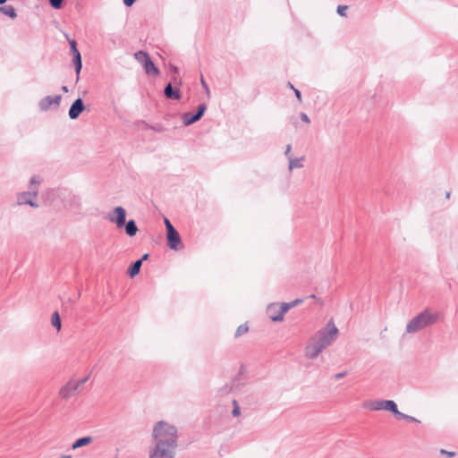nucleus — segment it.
I'll list each match as a JSON object with an SVG mask.
<instances>
[{
	"instance_id": "nucleus-1",
	"label": "nucleus",
	"mask_w": 458,
	"mask_h": 458,
	"mask_svg": "<svg viewBox=\"0 0 458 458\" xmlns=\"http://www.w3.org/2000/svg\"><path fill=\"white\" fill-rule=\"evenodd\" d=\"M155 446L149 451L148 458H174L178 435L174 425L165 420L157 421L152 430Z\"/></svg>"
},
{
	"instance_id": "nucleus-2",
	"label": "nucleus",
	"mask_w": 458,
	"mask_h": 458,
	"mask_svg": "<svg viewBox=\"0 0 458 458\" xmlns=\"http://www.w3.org/2000/svg\"><path fill=\"white\" fill-rule=\"evenodd\" d=\"M438 313L432 312L428 309L420 312L412 318L405 327L406 334H415L437 323Z\"/></svg>"
},
{
	"instance_id": "nucleus-3",
	"label": "nucleus",
	"mask_w": 458,
	"mask_h": 458,
	"mask_svg": "<svg viewBox=\"0 0 458 458\" xmlns=\"http://www.w3.org/2000/svg\"><path fill=\"white\" fill-rule=\"evenodd\" d=\"M303 301L302 299H295L290 302L270 303L267 308V314L272 321L278 322L284 319V315L292 308Z\"/></svg>"
},
{
	"instance_id": "nucleus-4",
	"label": "nucleus",
	"mask_w": 458,
	"mask_h": 458,
	"mask_svg": "<svg viewBox=\"0 0 458 458\" xmlns=\"http://www.w3.org/2000/svg\"><path fill=\"white\" fill-rule=\"evenodd\" d=\"M338 333V328L331 319L328 321L325 327L317 332L314 337L317 338V340L324 346V348H327L336 340Z\"/></svg>"
},
{
	"instance_id": "nucleus-5",
	"label": "nucleus",
	"mask_w": 458,
	"mask_h": 458,
	"mask_svg": "<svg viewBox=\"0 0 458 458\" xmlns=\"http://www.w3.org/2000/svg\"><path fill=\"white\" fill-rule=\"evenodd\" d=\"M135 59L140 63L144 68L145 72L148 75L157 77L159 75V70L150 60L149 55L144 51H138L134 54Z\"/></svg>"
},
{
	"instance_id": "nucleus-6",
	"label": "nucleus",
	"mask_w": 458,
	"mask_h": 458,
	"mask_svg": "<svg viewBox=\"0 0 458 458\" xmlns=\"http://www.w3.org/2000/svg\"><path fill=\"white\" fill-rule=\"evenodd\" d=\"M363 406L370 411L386 410L394 414L397 404L393 400H373L367 402Z\"/></svg>"
},
{
	"instance_id": "nucleus-7",
	"label": "nucleus",
	"mask_w": 458,
	"mask_h": 458,
	"mask_svg": "<svg viewBox=\"0 0 458 458\" xmlns=\"http://www.w3.org/2000/svg\"><path fill=\"white\" fill-rule=\"evenodd\" d=\"M165 224L167 231V245L170 249L174 250L181 249L182 244L178 232L174 229L167 218L165 219Z\"/></svg>"
},
{
	"instance_id": "nucleus-8",
	"label": "nucleus",
	"mask_w": 458,
	"mask_h": 458,
	"mask_svg": "<svg viewBox=\"0 0 458 458\" xmlns=\"http://www.w3.org/2000/svg\"><path fill=\"white\" fill-rule=\"evenodd\" d=\"M324 349L317 338L312 336L304 349V355L309 360H315Z\"/></svg>"
},
{
	"instance_id": "nucleus-9",
	"label": "nucleus",
	"mask_w": 458,
	"mask_h": 458,
	"mask_svg": "<svg viewBox=\"0 0 458 458\" xmlns=\"http://www.w3.org/2000/svg\"><path fill=\"white\" fill-rule=\"evenodd\" d=\"M81 296L80 292L75 288H67L65 291L59 294L61 302L65 309L71 307L75 303Z\"/></svg>"
},
{
	"instance_id": "nucleus-10",
	"label": "nucleus",
	"mask_w": 458,
	"mask_h": 458,
	"mask_svg": "<svg viewBox=\"0 0 458 458\" xmlns=\"http://www.w3.org/2000/svg\"><path fill=\"white\" fill-rule=\"evenodd\" d=\"M126 211L122 207H116L113 212L108 215V220L114 223L118 228H122L125 225Z\"/></svg>"
},
{
	"instance_id": "nucleus-11",
	"label": "nucleus",
	"mask_w": 458,
	"mask_h": 458,
	"mask_svg": "<svg viewBox=\"0 0 458 458\" xmlns=\"http://www.w3.org/2000/svg\"><path fill=\"white\" fill-rule=\"evenodd\" d=\"M60 101H61V96L60 95L47 96V97L42 98L39 101L38 106H39L41 110L47 111L51 106H58L59 104H60Z\"/></svg>"
},
{
	"instance_id": "nucleus-12",
	"label": "nucleus",
	"mask_w": 458,
	"mask_h": 458,
	"mask_svg": "<svg viewBox=\"0 0 458 458\" xmlns=\"http://www.w3.org/2000/svg\"><path fill=\"white\" fill-rule=\"evenodd\" d=\"M206 110V106L204 104L200 105L198 108V112L196 114H191L190 113L184 114L182 115V122L185 125H190L198 120L203 115Z\"/></svg>"
},
{
	"instance_id": "nucleus-13",
	"label": "nucleus",
	"mask_w": 458,
	"mask_h": 458,
	"mask_svg": "<svg viewBox=\"0 0 458 458\" xmlns=\"http://www.w3.org/2000/svg\"><path fill=\"white\" fill-rule=\"evenodd\" d=\"M80 383H74L72 381L68 382L63 386L59 392L62 398L67 399L71 397L78 390Z\"/></svg>"
},
{
	"instance_id": "nucleus-14",
	"label": "nucleus",
	"mask_w": 458,
	"mask_h": 458,
	"mask_svg": "<svg viewBox=\"0 0 458 458\" xmlns=\"http://www.w3.org/2000/svg\"><path fill=\"white\" fill-rule=\"evenodd\" d=\"M84 109L83 102L81 98L76 99L69 110V116L72 119H76Z\"/></svg>"
},
{
	"instance_id": "nucleus-15",
	"label": "nucleus",
	"mask_w": 458,
	"mask_h": 458,
	"mask_svg": "<svg viewBox=\"0 0 458 458\" xmlns=\"http://www.w3.org/2000/svg\"><path fill=\"white\" fill-rule=\"evenodd\" d=\"M92 441H93V438L89 436L78 438L77 440H75L72 443V449L75 450V449L81 448L82 446L89 445L90 443H92Z\"/></svg>"
},
{
	"instance_id": "nucleus-16",
	"label": "nucleus",
	"mask_w": 458,
	"mask_h": 458,
	"mask_svg": "<svg viewBox=\"0 0 458 458\" xmlns=\"http://www.w3.org/2000/svg\"><path fill=\"white\" fill-rule=\"evenodd\" d=\"M165 95L167 98L179 99L180 92L177 89H174L172 85L169 83L165 89Z\"/></svg>"
},
{
	"instance_id": "nucleus-17",
	"label": "nucleus",
	"mask_w": 458,
	"mask_h": 458,
	"mask_svg": "<svg viewBox=\"0 0 458 458\" xmlns=\"http://www.w3.org/2000/svg\"><path fill=\"white\" fill-rule=\"evenodd\" d=\"M51 324L52 326L56 328L57 331H60L61 330V327H62V321H61V317L59 315V313L57 311H55L53 314H52V317H51Z\"/></svg>"
},
{
	"instance_id": "nucleus-18",
	"label": "nucleus",
	"mask_w": 458,
	"mask_h": 458,
	"mask_svg": "<svg viewBox=\"0 0 458 458\" xmlns=\"http://www.w3.org/2000/svg\"><path fill=\"white\" fill-rule=\"evenodd\" d=\"M125 231H126V233H127L129 236H131V237L134 236V235L137 233V232H138V228H137V226H136V225H135V222H134L133 220H130V221L126 224V225H125Z\"/></svg>"
},
{
	"instance_id": "nucleus-19",
	"label": "nucleus",
	"mask_w": 458,
	"mask_h": 458,
	"mask_svg": "<svg viewBox=\"0 0 458 458\" xmlns=\"http://www.w3.org/2000/svg\"><path fill=\"white\" fill-rule=\"evenodd\" d=\"M249 325L248 323H243L242 325H240L237 328H236V331L234 333V338H239L241 336H242L243 335L247 334L249 332Z\"/></svg>"
},
{
	"instance_id": "nucleus-20",
	"label": "nucleus",
	"mask_w": 458,
	"mask_h": 458,
	"mask_svg": "<svg viewBox=\"0 0 458 458\" xmlns=\"http://www.w3.org/2000/svg\"><path fill=\"white\" fill-rule=\"evenodd\" d=\"M394 415L398 418V419H402V420H405L409 422H416V423H420V421L419 420H417L416 418L412 417V416H410V415H407L405 413H403L401 411H399L398 408H396V411L394 412Z\"/></svg>"
},
{
	"instance_id": "nucleus-21",
	"label": "nucleus",
	"mask_w": 458,
	"mask_h": 458,
	"mask_svg": "<svg viewBox=\"0 0 458 458\" xmlns=\"http://www.w3.org/2000/svg\"><path fill=\"white\" fill-rule=\"evenodd\" d=\"M0 12H2L3 13L11 18L16 17L15 10L12 5H4L3 7H0Z\"/></svg>"
},
{
	"instance_id": "nucleus-22",
	"label": "nucleus",
	"mask_w": 458,
	"mask_h": 458,
	"mask_svg": "<svg viewBox=\"0 0 458 458\" xmlns=\"http://www.w3.org/2000/svg\"><path fill=\"white\" fill-rule=\"evenodd\" d=\"M142 259H139L129 268V274L131 277L139 274Z\"/></svg>"
},
{
	"instance_id": "nucleus-23",
	"label": "nucleus",
	"mask_w": 458,
	"mask_h": 458,
	"mask_svg": "<svg viewBox=\"0 0 458 458\" xmlns=\"http://www.w3.org/2000/svg\"><path fill=\"white\" fill-rule=\"evenodd\" d=\"M36 196H37L36 191H34L33 193L23 192L19 196V199H18L19 204H23V203H25L26 199H30V198H36Z\"/></svg>"
},
{
	"instance_id": "nucleus-24",
	"label": "nucleus",
	"mask_w": 458,
	"mask_h": 458,
	"mask_svg": "<svg viewBox=\"0 0 458 458\" xmlns=\"http://www.w3.org/2000/svg\"><path fill=\"white\" fill-rule=\"evenodd\" d=\"M73 61L76 66V72L79 73L81 69V56L80 53H75V55H73Z\"/></svg>"
},
{
	"instance_id": "nucleus-25",
	"label": "nucleus",
	"mask_w": 458,
	"mask_h": 458,
	"mask_svg": "<svg viewBox=\"0 0 458 458\" xmlns=\"http://www.w3.org/2000/svg\"><path fill=\"white\" fill-rule=\"evenodd\" d=\"M301 166H302L301 159H292L290 161V165H289L290 170H293V168H296V167H301Z\"/></svg>"
},
{
	"instance_id": "nucleus-26",
	"label": "nucleus",
	"mask_w": 458,
	"mask_h": 458,
	"mask_svg": "<svg viewBox=\"0 0 458 458\" xmlns=\"http://www.w3.org/2000/svg\"><path fill=\"white\" fill-rule=\"evenodd\" d=\"M348 9V6L346 5H339L337 7V13L340 15V16H343V17H345L346 16V11Z\"/></svg>"
},
{
	"instance_id": "nucleus-27",
	"label": "nucleus",
	"mask_w": 458,
	"mask_h": 458,
	"mask_svg": "<svg viewBox=\"0 0 458 458\" xmlns=\"http://www.w3.org/2000/svg\"><path fill=\"white\" fill-rule=\"evenodd\" d=\"M52 7L55 9H60L63 4V0H49Z\"/></svg>"
},
{
	"instance_id": "nucleus-28",
	"label": "nucleus",
	"mask_w": 458,
	"mask_h": 458,
	"mask_svg": "<svg viewBox=\"0 0 458 458\" xmlns=\"http://www.w3.org/2000/svg\"><path fill=\"white\" fill-rule=\"evenodd\" d=\"M70 46H71L72 55H75V53H80L79 50L77 49L75 40H73V39L70 40Z\"/></svg>"
},
{
	"instance_id": "nucleus-29",
	"label": "nucleus",
	"mask_w": 458,
	"mask_h": 458,
	"mask_svg": "<svg viewBox=\"0 0 458 458\" xmlns=\"http://www.w3.org/2000/svg\"><path fill=\"white\" fill-rule=\"evenodd\" d=\"M232 415L233 417H238L241 415V408L240 407H233L232 411Z\"/></svg>"
},
{
	"instance_id": "nucleus-30",
	"label": "nucleus",
	"mask_w": 458,
	"mask_h": 458,
	"mask_svg": "<svg viewBox=\"0 0 458 458\" xmlns=\"http://www.w3.org/2000/svg\"><path fill=\"white\" fill-rule=\"evenodd\" d=\"M289 86L294 90L295 96L297 97L298 100L301 101V92L297 89H294L291 83H289Z\"/></svg>"
},
{
	"instance_id": "nucleus-31",
	"label": "nucleus",
	"mask_w": 458,
	"mask_h": 458,
	"mask_svg": "<svg viewBox=\"0 0 458 458\" xmlns=\"http://www.w3.org/2000/svg\"><path fill=\"white\" fill-rule=\"evenodd\" d=\"M346 374H347V372H346V371L340 372V373L335 374V375L334 376V377H335V379H341V378H343Z\"/></svg>"
},
{
	"instance_id": "nucleus-32",
	"label": "nucleus",
	"mask_w": 458,
	"mask_h": 458,
	"mask_svg": "<svg viewBox=\"0 0 458 458\" xmlns=\"http://www.w3.org/2000/svg\"><path fill=\"white\" fill-rule=\"evenodd\" d=\"M441 454H446L448 457H453L455 454L454 452H448L444 449L441 450Z\"/></svg>"
},
{
	"instance_id": "nucleus-33",
	"label": "nucleus",
	"mask_w": 458,
	"mask_h": 458,
	"mask_svg": "<svg viewBox=\"0 0 458 458\" xmlns=\"http://www.w3.org/2000/svg\"><path fill=\"white\" fill-rule=\"evenodd\" d=\"M301 120H302L303 122H305V123H310V119H309V117H308V115H307L306 114H301Z\"/></svg>"
},
{
	"instance_id": "nucleus-34",
	"label": "nucleus",
	"mask_w": 458,
	"mask_h": 458,
	"mask_svg": "<svg viewBox=\"0 0 458 458\" xmlns=\"http://www.w3.org/2000/svg\"><path fill=\"white\" fill-rule=\"evenodd\" d=\"M135 2V0H123V3L126 6H131L133 4V3Z\"/></svg>"
},
{
	"instance_id": "nucleus-35",
	"label": "nucleus",
	"mask_w": 458,
	"mask_h": 458,
	"mask_svg": "<svg viewBox=\"0 0 458 458\" xmlns=\"http://www.w3.org/2000/svg\"><path fill=\"white\" fill-rule=\"evenodd\" d=\"M25 203L30 205L31 207H37V205L32 201L31 199H26Z\"/></svg>"
},
{
	"instance_id": "nucleus-36",
	"label": "nucleus",
	"mask_w": 458,
	"mask_h": 458,
	"mask_svg": "<svg viewBox=\"0 0 458 458\" xmlns=\"http://www.w3.org/2000/svg\"><path fill=\"white\" fill-rule=\"evenodd\" d=\"M88 380V377H85L81 378V380L77 381L76 383H80V386L84 384Z\"/></svg>"
},
{
	"instance_id": "nucleus-37",
	"label": "nucleus",
	"mask_w": 458,
	"mask_h": 458,
	"mask_svg": "<svg viewBox=\"0 0 458 458\" xmlns=\"http://www.w3.org/2000/svg\"><path fill=\"white\" fill-rule=\"evenodd\" d=\"M40 181L39 180H37L36 177H33L30 181V183L33 184V183H39Z\"/></svg>"
},
{
	"instance_id": "nucleus-38",
	"label": "nucleus",
	"mask_w": 458,
	"mask_h": 458,
	"mask_svg": "<svg viewBox=\"0 0 458 458\" xmlns=\"http://www.w3.org/2000/svg\"><path fill=\"white\" fill-rule=\"evenodd\" d=\"M201 84L202 86L208 90V86H207V83L205 82V81L203 80V78H201Z\"/></svg>"
},
{
	"instance_id": "nucleus-39",
	"label": "nucleus",
	"mask_w": 458,
	"mask_h": 458,
	"mask_svg": "<svg viewBox=\"0 0 458 458\" xmlns=\"http://www.w3.org/2000/svg\"><path fill=\"white\" fill-rule=\"evenodd\" d=\"M233 407H240L236 400L233 401Z\"/></svg>"
},
{
	"instance_id": "nucleus-40",
	"label": "nucleus",
	"mask_w": 458,
	"mask_h": 458,
	"mask_svg": "<svg viewBox=\"0 0 458 458\" xmlns=\"http://www.w3.org/2000/svg\"><path fill=\"white\" fill-rule=\"evenodd\" d=\"M290 151H291V147H290V146H288V147H287V149H286V155H288V154L290 153Z\"/></svg>"
},
{
	"instance_id": "nucleus-41",
	"label": "nucleus",
	"mask_w": 458,
	"mask_h": 458,
	"mask_svg": "<svg viewBox=\"0 0 458 458\" xmlns=\"http://www.w3.org/2000/svg\"><path fill=\"white\" fill-rule=\"evenodd\" d=\"M148 254H144L141 259H142V260H143V259H148Z\"/></svg>"
},
{
	"instance_id": "nucleus-42",
	"label": "nucleus",
	"mask_w": 458,
	"mask_h": 458,
	"mask_svg": "<svg viewBox=\"0 0 458 458\" xmlns=\"http://www.w3.org/2000/svg\"><path fill=\"white\" fill-rule=\"evenodd\" d=\"M61 458H72L71 455H62Z\"/></svg>"
},
{
	"instance_id": "nucleus-43",
	"label": "nucleus",
	"mask_w": 458,
	"mask_h": 458,
	"mask_svg": "<svg viewBox=\"0 0 458 458\" xmlns=\"http://www.w3.org/2000/svg\"><path fill=\"white\" fill-rule=\"evenodd\" d=\"M446 199H449L450 198V192H446Z\"/></svg>"
},
{
	"instance_id": "nucleus-44",
	"label": "nucleus",
	"mask_w": 458,
	"mask_h": 458,
	"mask_svg": "<svg viewBox=\"0 0 458 458\" xmlns=\"http://www.w3.org/2000/svg\"><path fill=\"white\" fill-rule=\"evenodd\" d=\"M6 0H0V4L5 3Z\"/></svg>"
}]
</instances>
